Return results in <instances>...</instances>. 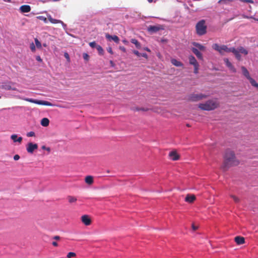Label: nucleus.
Here are the masks:
<instances>
[{
    "label": "nucleus",
    "instance_id": "obj_1",
    "mask_svg": "<svg viewBox=\"0 0 258 258\" xmlns=\"http://www.w3.org/2000/svg\"><path fill=\"white\" fill-rule=\"evenodd\" d=\"M224 163L223 166L224 169H226L231 166H235L238 164L239 162L235 158L234 153L230 150L226 151L224 156Z\"/></svg>",
    "mask_w": 258,
    "mask_h": 258
},
{
    "label": "nucleus",
    "instance_id": "obj_2",
    "mask_svg": "<svg viewBox=\"0 0 258 258\" xmlns=\"http://www.w3.org/2000/svg\"><path fill=\"white\" fill-rule=\"evenodd\" d=\"M218 103L216 100H209L199 104V107L203 110L210 111L217 107Z\"/></svg>",
    "mask_w": 258,
    "mask_h": 258
},
{
    "label": "nucleus",
    "instance_id": "obj_3",
    "mask_svg": "<svg viewBox=\"0 0 258 258\" xmlns=\"http://www.w3.org/2000/svg\"><path fill=\"white\" fill-rule=\"evenodd\" d=\"M212 48L214 50L218 51L221 54L223 55L224 52H231L232 47L228 48L227 45H219L217 43H214L212 45Z\"/></svg>",
    "mask_w": 258,
    "mask_h": 258
},
{
    "label": "nucleus",
    "instance_id": "obj_4",
    "mask_svg": "<svg viewBox=\"0 0 258 258\" xmlns=\"http://www.w3.org/2000/svg\"><path fill=\"white\" fill-rule=\"evenodd\" d=\"M196 31L199 35H203L206 33L207 26L204 20L200 21L196 25Z\"/></svg>",
    "mask_w": 258,
    "mask_h": 258
},
{
    "label": "nucleus",
    "instance_id": "obj_5",
    "mask_svg": "<svg viewBox=\"0 0 258 258\" xmlns=\"http://www.w3.org/2000/svg\"><path fill=\"white\" fill-rule=\"evenodd\" d=\"M207 97L206 95L200 94H191L188 97V100L191 101H198L205 98Z\"/></svg>",
    "mask_w": 258,
    "mask_h": 258
},
{
    "label": "nucleus",
    "instance_id": "obj_6",
    "mask_svg": "<svg viewBox=\"0 0 258 258\" xmlns=\"http://www.w3.org/2000/svg\"><path fill=\"white\" fill-rule=\"evenodd\" d=\"M161 29H163L161 25H151L148 27V31L150 33H156Z\"/></svg>",
    "mask_w": 258,
    "mask_h": 258
},
{
    "label": "nucleus",
    "instance_id": "obj_7",
    "mask_svg": "<svg viewBox=\"0 0 258 258\" xmlns=\"http://www.w3.org/2000/svg\"><path fill=\"white\" fill-rule=\"evenodd\" d=\"M37 148L38 145L32 143H29L26 147L27 151L29 153H33L34 150Z\"/></svg>",
    "mask_w": 258,
    "mask_h": 258
},
{
    "label": "nucleus",
    "instance_id": "obj_8",
    "mask_svg": "<svg viewBox=\"0 0 258 258\" xmlns=\"http://www.w3.org/2000/svg\"><path fill=\"white\" fill-rule=\"evenodd\" d=\"M48 19L49 20V21L52 24H56V23H60L63 29H66V28H67V25L66 24H65L62 21H61V20H57V19H53L51 17V16H48Z\"/></svg>",
    "mask_w": 258,
    "mask_h": 258
},
{
    "label": "nucleus",
    "instance_id": "obj_9",
    "mask_svg": "<svg viewBox=\"0 0 258 258\" xmlns=\"http://www.w3.org/2000/svg\"><path fill=\"white\" fill-rule=\"evenodd\" d=\"M81 221L86 226L90 225L91 223V220L87 215H83L81 217Z\"/></svg>",
    "mask_w": 258,
    "mask_h": 258
},
{
    "label": "nucleus",
    "instance_id": "obj_10",
    "mask_svg": "<svg viewBox=\"0 0 258 258\" xmlns=\"http://www.w3.org/2000/svg\"><path fill=\"white\" fill-rule=\"evenodd\" d=\"M224 62L226 66L233 73H235L236 72V69L233 66L232 63L229 61L228 58H225L224 59Z\"/></svg>",
    "mask_w": 258,
    "mask_h": 258
},
{
    "label": "nucleus",
    "instance_id": "obj_11",
    "mask_svg": "<svg viewBox=\"0 0 258 258\" xmlns=\"http://www.w3.org/2000/svg\"><path fill=\"white\" fill-rule=\"evenodd\" d=\"M191 50L192 52L197 56L198 59L200 60L203 59V56L202 54L199 51V50L197 48L195 47H192L191 48Z\"/></svg>",
    "mask_w": 258,
    "mask_h": 258
},
{
    "label": "nucleus",
    "instance_id": "obj_12",
    "mask_svg": "<svg viewBox=\"0 0 258 258\" xmlns=\"http://www.w3.org/2000/svg\"><path fill=\"white\" fill-rule=\"evenodd\" d=\"M105 37L107 39H108L109 40H113L116 43H118L119 42V38L116 36V35H110L108 34H106L105 35Z\"/></svg>",
    "mask_w": 258,
    "mask_h": 258
},
{
    "label": "nucleus",
    "instance_id": "obj_13",
    "mask_svg": "<svg viewBox=\"0 0 258 258\" xmlns=\"http://www.w3.org/2000/svg\"><path fill=\"white\" fill-rule=\"evenodd\" d=\"M22 13H28L31 11V7L29 5H23L20 8Z\"/></svg>",
    "mask_w": 258,
    "mask_h": 258
},
{
    "label": "nucleus",
    "instance_id": "obj_14",
    "mask_svg": "<svg viewBox=\"0 0 258 258\" xmlns=\"http://www.w3.org/2000/svg\"><path fill=\"white\" fill-rule=\"evenodd\" d=\"M192 44L196 47L195 48L201 51H204L206 49V47L199 43L194 42L192 43Z\"/></svg>",
    "mask_w": 258,
    "mask_h": 258
},
{
    "label": "nucleus",
    "instance_id": "obj_15",
    "mask_svg": "<svg viewBox=\"0 0 258 258\" xmlns=\"http://www.w3.org/2000/svg\"><path fill=\"white\" fill-rule=\"evenodd\" d=\"M189 63L193 66L199 64L196 58L192 55H189L188 56Z\"/></svg>",
    "mask_w": 258,
    "mask_h": 258
},
{
    "label": "nucleus",
    "instance_id": "obj_16",
    "mask_svg": "<svg viewBox=\"0 0 258 258\" xmlns=\"http://www.w3.org/2000/svg\"><path fill=\"white\" fill-rule=\"evenodd\" d=\"M11 139L14 142H19L20 143L22 141V138L21 137H18L16 134L11 135Z\"/></svg>",
    "mask_w": 258,
    "mask_h": 258
},
{
    "label": "nucleus",
    "instance_id": "obj_17",
    "mask_svg": "<svg viewBox=\"0 0 258 258\" xmlns=\"http://www.w3.org/2000/svg\"><path fill=\"white\" fill-rule=\"evenodd\" d=\"M169 156L171 159L174 161L178 160L179 158L178 155L175 151L170 152L169 153Z\"/></svg>",
    "mask_w": 258,
    "mask_h": 258
},
{
    "label": "nucleus",
    "instance_id": "obj_18",
    "mask_svg": "<svg viewBox=\"0 0 258 258\" xmlns=\"http://www.w3.org/2000/svg\"><path fill=\"white\" fill-rule=\"evenodd\" d=\"M195 200L196 197L192 195H187L185 198V201L189 203H192Z\"/></svg>",
    "mask_w": 258,
    "mask_h": 258
},
{
    "label": "nucleus",
    "instance_id": "obj_19",
    "mask_svg": "<svg viewBox=\"0 0 258 258\" xmlns=\"http://www.w3.org/2000/svg\"><path fill=\"white\" fill-rule=\"evenodd\" d=\"M241 71L242 72L243 75L248 79L249 80L251 77H250L249 73L247 70L244 67H241Z\"/></svg>",
    "mask_w": 258,
    "mask_h": 258
},
{
    "label": "nucleus",
    "instance_id": "obj_20",
    "mask_svg": "<svg viewBox=\"0 0 258 258\" xmlns=\"http://www.w3.org/2000/svg\"><path fill=\"white\" fill-rule=\"evenodd\" d=\"M235 241L237 244L240 245L244 243L245 239L243 237L236 236L235 237Z\"/></svg>",
    "mask_w": 258,
    "mask_h": 258
},
{
    "label": "nucleus",
    "instance_id": "obj_21",
    "mask_svg": "<svg viewBox=\"0 0 258 258\" xmlns=\"http://www.w3.org/2000/svg\"><path fill=\"white\" fill-rule=\"evenodd\" d=\"M172 64L176 67H182L183 63L176 59L173 58L171 60Z\"/></svg>",
    "mask_w": 258,
    "mask_h": 258
},
{
    "label": "nucleus",
    "instance_id": "obj_22",
    "mask_svg": "<svg viewBox=\"0 0 258 258\" xmlns=\"http://www.w3.org/2000/svg\"><path fill=\"white\" fill-rule=\"evenodd\" d=\"M231 52H232L234 54L235 57H236L237 59H238V60H240V58H241V55L240 54V53L239 52V51H238V50L235 49V48L234 47H232V50H231Z\"/></svg>",
    "mask_w": 258,
    "mask_h": 258
},
{
    "label": "nucleus",
    "instance_id": "obj_23",
    "mask_svg": "<svg viewBox=\"0 0 258 258\" xmlns=\"http://www.w3.org/2000/svg\"><path fill=\"white\" fill-rule=\"evenodd\" d=\"M49 120L47 118H43L41 120V124L44 127H46L49 125Z\"/></svg>",
    "mask_w": 258,
    "mask_h": 258
},
{
    "label": "nucleus",
    "instance_id": "obj_24",
    "mask_svg": "<svg viewBox=\"0 0 258 258\" xmlns=\"http://www.w3.org/2000/svg\"><path fill=\"white\" fill-rule=\"evenodd\" d=\"M85 182L88 184H92L93 183V178L92 176L88 175L85 177Z\"/></svg>",
    "mask_w": 258,
    "mask_h": 258
},
{
    "label": "nucleus",
    "instance_id": "obj_25",
    "mask_svg": "<svg viewBox=\"0 0 258 258\" xmlns=\"http://www.w3.org/2000/svg\"><path fill=\"white\" fill-rule=\"evenodd\" d=\"M131 42L132 43L136 45V47L138 49H140L141 48V45L140 43H139L137 39H132L131 40Z\"/></svg>",
    "mask_w": 258,
    "mask_h": 258
},
{
    "label": "nucleus",
    "instance_id": "obj_26",
    "mask_svg": "<svg viewBox=\"0 0 258 258\" xmlns=\"http://www.w3.org/2000/svg\"><path fill=\"white\" fill-rule=\"evenodd\" d=\"M39 105H45L48 106H52L53 105L50 102L43 100H39Z\"/></svg>",
    "mask_w": 258,
    "mask_h": 258
},
{
    "label": "nucleus",
    "instance_id": "obj_27",
    "mask_svg": "<svg viewBox=\"0 0 258 258\" xmlns=\"http://www.w3.org/2000/svg\"><path fill=\"white\" fill-rule=\"evenodd\" d=\"M23 100L27 101L29 102L33 103L35 104H39V100H35L32 98H25L23 99Z\"/></svg>",
    "mask_w": 258,
    "mask_h": 258
},
{
    "label": "nucleus",
    "instance_id": "obj_28",
    "mask_svg": "<svg viewBox=\"0 0 258 258\" xmlns=\"http://www.w3.org/2000/svg\"><path fill=\"white\" fill-rule=\"evenodd\" d=\"M237 50L238 51H239V53L244 54L245 55L248 53L247 50L243 47H239L237 49Z\"/></svg>",
    "mask_w": 258,
    "mask_h": 258
},
{
    "label": "nucleus",
    "instance_id": "obj_29",
    "mask_svg": "<svg viewBox=\"0 0 258 258\" xmlns=\"http://www.w3.org/2000/svg\"><path fill=\"white\" fill-rule=\"evenodd\" d=\"M248 80L252 86H254L258 89V83H257L254 79L251 78Z\"/></svg>",
    "mask_w": 258,
    "mask_h": 258
},
{
    "label": "nucleus",
    "instance_id": "obj_30",
    "mask_svg": "<svg viewBox=\"0 0 258 258\" xmlns=\"http://www.w3.org/2000/svg\"><path fill=\"white\" fill-rule=\"evenodd\" d=\"M96 48L98 50V53L100 55L103 54L104 50H103L102 47L100 45H98L97 46H96Z\"/></svg>",
    "mask_w": 258,
    "mask_h": 258
},
{
    "label": "nucleus",
    "instance_id": "obj_31",
    "mask_svg": "<svg viewBox=\"0 0 258 258\" xmlns=\"http://www.w3.org/2000/svg\"><path fill=\"white\" fill-rule=\"evenodd\" d=\"M3 87H4V88H5L6 90H16L15 88L12 87V86L9 84H6V85H4Z\"/></svg>",
    "mask_w": 258,
    "mask_h": 258
},
{
    "label": "nucleus",
    "instance_id": "obj_32",
    "mask_svg": "<svg viewBox=\"0 0 258 258\" xmlns=\"http://www.w3.org/2000/svg\"><path fill=\"white\" fill-rule=\"evenodd\" d=\"M34 40H35L36 46L38 48H41L42 45H41L40 42L38 40V39L37 38H35Z\"/></svg>",
    "mask_w": 258,
    "mask_h": 258
},
{
    "label": "nucleus",
    "instance_id": "obj_33",
    "mask_svg": "<svg viewBox=\"0 0 258 258\" xmlns=\"http://www.w3.org/2000/svg\"><path fill=\"white\" fill-rule=\"evenodd\" d=\"M68 201L70 203H74L77 201V198L74 197L69 196L68 198Z\"/></svg>",
    "mask_w": 258,
    "mask_h": 258
},
{
    "label": "nucleus",
    "instance_id": "obj_34",
    "mask_svg": "<svg viewBox=\"0 0 258 258\" xmlns=\"http://www.w3.org/2000/svg\"><path fill=\"white\" fill-rule=\"evenodd\" d=\"M234 0H219L218 1L219 4H227L228 3L233 2Z\"/></svg>",
    "mask_w": 258,
    "mask_h": 258
},
{
    "label": "nucleus",
    "instance_id": "obj_35",
    "mask_svg": "<svg viewBox=\"0 0 258 258\" xmlns=\"http://www.w3.org/2000/svg\"><path fill=\"white\" fill-rule=\"evenodd\" d=\"M30 48L32 52H35L36 50V46L34 43L32 42L30 45Z\"/></svg>",
    "mask_w": 258,
    "mask_h": 258
},
{
    "label": "nucleus",
    "instance_id": "obj_36",
    "mask_svg": "<svg viewBox=\"0 0 258 258\" xmlns=\"http://www.w3.org/2000/svg\"><path fill=\"white\" fill-rule=\"evenodd\" d=\"M89 45L92 48H96V46H97L98 45L95 41H93L89 43Z\"/></svg>",
    "mask_w": 258,
    "mask_h": 258
},
{
    "label": "nucleus",
    "instance_id": "obj_37",
    "mask_svg": "<svg viewBox=\"0 0 258 258\" xmlns=\"http://www.w3.org/2000/svg\"><path fill=\"white\" fill-rule=\"evenodd\" d=\"M194 73L197 74L198 73L199 64L194 66Z\"/></svg>",
    "mask_w": 258,
    "mask_h": 258
},
{
    "label": "nucleus",
    "instance_id": "obj_38",
    "mask_svg": "<svg viewBox=\"0 0 258 258\" xmlns=\"http://www.w3.org/2000/svg\"><path fill=\"white\" fill-rule=\"evenodd\" d=\"M35 136V133L33 132H30L27 134V136L29 137H34Z\"/></svg>",
    "mask_w": 258,
    "mask_h": 258
},
{
    "label": "nucleus",
    "instance_id": "obj_39",
    "mask_svg": "<svg viewBox=\"0 0 258 258\" xmlns=\"http://www.w3.org/2000/svg\"><path fill=\"white\" fill-rule=\"evenodd\" d=\"M76 256V253L73 252H70L67 254V257H73Z\"/></svg>",
    "mask_w": 258,
    "mask_h": 258
},
{
    "label": "nucleus",
    "instance_id": "obj_40",
    "mask_svg": "<svg viewBox=\"0 0 258 258\" xmlns=\"http://www.w3.org/2000/svg\"><path fill=\"white\" fill-rule=\"evenodd\" d=\"M133 53L139 57L141 56V53H140L138 51L136 50H134L133 51Z\"/></svg>",
    "mask_w": 258,
    "mask_h": 258
},
{
    "label": "nucleus",
    "instance_id": "obj_41",
    "mask_svg": "<svg viewBox=\"0 0 258 258\" xmlns=\"http://www.w3.org/2000/svg\"><path fill=\"white\" fill-rule=\"evenodd\" d=\"M232 198L233 199V200L236 202L237 203L239 202V199L236 197L234 196H231Z\"/></svg>",
    "mask_w": 258,
    "mask_h": 258
},
{
    "label": "nucleus",
    "instance_id": "obj_42",
    "mask_svg": "<svg viewBox=\"0 0 258 258\" xmlns=\"http://www.w3.org/2000/svg\"><path fill=\"white\" fill-rule=\"evenodd\" d=\"M20 159V156L19 155H15L14 156V159L16 161Z\"/></svg>",
    "mask_w": 258,
    "mask_h": 258
},
{
    "label": "nucleus",
    "instance_id": "obj_43",
    "mask_svg": "<svg viewBox=\"0 0 258 258\" xmlns=\"http://www.w3.org/2000/svg\"><path fill=\"white\" fill-rule=\"evenodd\" d=\"M83 57H84V59L88 60V59L89 58V55L87 53H84Z\"/></svg>",
    "mask_w": 258,
    "mask_h": 258
},
{
    "label": "nucleus",
    "instance_id": "obj_44",
    "mask_svg": "<svg viewBox=\"0 0 258 258\" xmlns=\"http://www.w3.org/2000/svg\"><path fill=\"white\" fill-rule=\"evenodd\" d=\"M36 59L38 61H39V62H41L42 61V59H41V57L40 56H36Z\"/></svg>",
    "mask_w": 258,
    "mask_h": 258
},
{
    "label": "nucleus",
    "instance_id": "obj_45",
    "mask_svg": "<svg viewBox=\"0 0 258 258\" xmlns=\"http://www.w3.org/2000/svg\"><path fill=\"white\" fill-rule=\"evenodd\" d=\"M39 19L40 20H42L44 21L45 22H46V18H45L44 17H43V16H40V17H39Z\"/></svg>",
    "mask_w": 258,
    "mask_h": 258
},
{
    "label": "nucleus",
    "instance_id": "obj_46",
    "mask_svg": "<svg viewBox=\"0 0 258 258\" xmlns=\"http://www.w3.org/2000/svg\"><path fill=\"white\" fill-rule=\"evenodd\" d=\"M107 51L110 53V54H112L113 53V51H112V48L111 47H108L107 49Z\"/></svg>",
    "mask_w": 258,
    "mask_h": 258
},
{
    "label": "nucleus",
    "instance_id": "obj_47",
    "mask_svg": "<svg viewBox=\"0 0 258 258\" xmlns=\"http://www.w3.org/2000/svg\"><path fill=\"white\" fill-rule=\"evenodd\" d=\"M141 56H142L143 57L147 58L148 57V55L146 53H141Z\"/></svg>",
    "mask_w": 258,
    "mask_h": 258
},
{
    "label": "nucleus",
    "instance_id": "obj_48",
    "mask_svg": "<svg viewBox=\"0 0 258 258\" xmlns=\"http://www.w3.org/2000/svg\"><path fill=\"white\" fill-rule=\"evenodd\" d=\"M119 48L121 50H122L123 52H125L126 51V49L123 46H120Z\"/></svg>",
    "mask_w": 258,
    "mask_h": 258
},
{
    "label": "nucleus",
    "instance_id": "obj_49",
    "mask_svg": "<svg viewBox=\"0 0 258 258\" xmlns=\"http://www.w3.org/2000/svg\"><path fill=\"white\" fill-rule=\"evenodd\" d=\"M192 229L194 231H196L197 229H198V227L195 226L194 224H192Z\"/></svg>",
    "mask_w": 258,
    "mask_h": 258
},
{
    "label": "nucleus",
    "instance_id": "obj_50",
    "mask_svg": "<svg viewBox=\"0 0 258 258\" xmlns=\"http://www.w3.org/2000/svg\"><path fill=\"white\" fill-rule=\"evenodd\" d=\"M53 238L55 240H59L60 239V237L59 236H55Z\"/></svg>",
    "mask_w": 258,
    "mask_h": 258
},
{
    "label": "nucleus",
    "instance_id": "obj_51",
    "mask_svg": "<svg viewBox=\"0 0 258 258\" xmlns=\"http://www.w3.org/2000/svg\"><path fill=\"white\" fill-rule=\"evenodd\" d=\"M52 244L53 246H57V243L56 242H55V241L52 242Z\"/></svg>",
    "mask_w": 258,
    "mask_h": 258
},
{
    "label": "nucleus",
    "instance_id": "obj_52",
    "mask_svg": "<svg viewBox=\"0 0 258 258\" xmlns=\"http://www.w3.org/2000/svg\"><path fill=\"white\" fill-rule=\"evenodd\" d=\"M144 50H145L147 51H148V52H150V49L148 47H147L144 48Z\"/></svg>",
    "mask_w": 258,
    "mask_h": 258
},
{
    "label": "nucleus",
    "instance_id": "obj_53",
    "mask_svg": "<svg viewBox=\"0 0 258 258\" xmlns=\"http://www.w3.org/2000/svg\"><path fill=\"white\" fill-rule=\"evenodd\" d=\"M122 42L125 44H127L128 43V41L125 39L123 40Z\"/></svg>",
    "mask_w": 258,
    "mask_h": 258
},
{
    "label": "nucleus",
    "instance_id": "obj_54",
    "mask_svg": "<svg viewBox=\"0 0 258 258\" xmlns=\"http://www.w3.org/2000/svg\"><path fill=\"white\" fill-rule=\"evenodd\" d=\"M64 56L67 59H69V54L67 53H66L64 54Z\"/></svg>",
    "mask_w": 258,
    "mask_h": 258
},
{
    "label": "nucleus",
    "instance_id": "obj_55",
    "mask_svg": "<svg viewBox=\"0 0 258 258\" xmlns=\"http://www.w3.org/2000/svg\"><path fill=\"white\" fill-rule=\"evenodd\" d=\"M147 1H148V2L149 3H151L153 2V0H147Z\"/></svg>",
    "mask_w": 258,
    "mask_h": 258
},
{
    "label": "nucleus",
    "instance_id": "obj_56",
    "mask_svg": "<svg viewBox=\"0 0 258 258\" xmlns=\"http://www.w3.org/2000/svg\"><path fill=\"white\" fill-rule=\"evenodd\" d=\"M6 2H10L11 0H4Z\"/></svg>",
    "mask_w": 258,
    "mask_h": 258
},
{
    "label": "nucleus",
    "instance_id": "obj_57",
    "mask_svg": "<svg viewBox=\"0 0 258 258\" xmlns=\"http://www.w3.org/2000/svg\"><path fill=\"white\" fill-rule=\"evenodd\" d=\"M43 46H46V44H43Z\"/></svg>",
    "mask_w": 258,
    "mask_h": 258
},
{
    "label": "nucleus",
    "instance_id": "obj_58",
    "mask_svg": "<svg viewBox=\"0 0 258 258\" xmlns=\"http://www.w3.org/2000/svg\"><path fill=\"white\" fill-rule=\"evenodd\" d=\"M68 258H71V257H67Z\"/></svg>",
    "mask_w": 258,
    "mask_h": 258
}]
</instances>
